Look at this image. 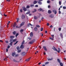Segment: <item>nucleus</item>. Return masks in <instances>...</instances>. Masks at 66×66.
Segmentation results:
<instances>
[{
  "label": "nucleus",
  "instance_id": "37",
  "mask_svg": "<svg viewBox=\"0 0 66 66\" xmlns=\"http://www.w3.org/2000/svg\"><path fill=\"white\" fill-rule=\"evenodd\" d=\"M18 35H19V34H18V33H17L15 35V36H16V37H17V36H18Z\"/></svg>",
  "mask_w": 66,
  "mask_h": 66
},
{
  "label": "nucleus",
  "instance_id": "40",
  "mask_svg": "<svg viewBox=\"0 0 66 66\" xmlns=\"http://www.w3.org/2000/svg\"><path fill=\"white\" fill-rule=\"evenodd\" d=\"M61 28H59V31H61Z\"/></svg>",
  "mask_w": 66,
  "mask_h": 66
},
{
  "label": "nucleus",
  "instance_id": "50",
  "mask_svg": "<svg viewBox=\"0 0 66 66\" xmlns=\"http://www.w3.org/2000/svg\"><path fill=\"white\" fill-rule=\"evenodd\" d=\"M35 6L36 7H38V5H36Z\"/></svg>",
  "mask_w": 66,
  "mask_h": 66
},
{
  "label": "nucleus",
  "instance_id": "54",
  "mask_svg": "<svg viewBox=\"0 0 66 66\" xmlns=\"http://www.w3.org/2000/svg\"><path fill=\"white\" fill-rule=\"evenodd\" d=\"M51 36L53 38H54V35H51Z\"/></svg>",
  "mask_w": 66,
  "mask_h": 66
},
{
  "label": "nucleus",
  "instance_id": "64",
  "mask_svg": "<svg viewBox=\"0 0 66 66\" xmlns=\"http://www.w3.org/2000/svg\"><path fill=\"white\" fill-rule=\"evenodd\" d=\"M61 11H59V14H61Z\"/></svg>",
  "mask_w": 66,
  "mask_h": 66
},
{
  "label": "nucleus",
  "instance_id": "61",
  "mask_svg": "<svg viewBox=\"0 0 66 66\" xmlns=\"http://www.w3.org/2000/svg\"><path fill=\"white\" fill-rule=\"evenodd\" d=\"M8 42H8V41H6V43H8Z\"/></svg>",
  "mask_w": 66,
  "mask_h": 66
},
{
  "label": "nucleus",
  "instance_id": "43",
  "mask_svg": "<svg viewBox=\"0 0 66 66\" xmlns=\"http://www.w3.org/2000/svg\"><path fill=\"white\" fill-rule=\"evenodd\" d=\"M13 61H14V62H17V61H16V60L15 59H14L13 60Z\"/></svg>",
  "mask_w": 66,
  "mask_h": 66
},
{
  "label": "nucleus",
  "instance_id": "18",
  "mask_svg": "<svg viewBox=\"0 0 66 66\" xmlns=\"http://www.w3.org/2000/svg\"><path fill=\"white\" fill-rule=\"evenodd\" d=\"M18 51H17L18 53H20V52H21V50H18Z\"/></svg>",
  "mask_w": 66,
  "mask_h": 66
},
{
  "label": "nucleus",
  "instance_id": "53",
  "mask_svg": "<svg viewBox=\"0 0 66 66\" xmlns=\"http://www.w3.org/2000/svg\"><path fill=\"white\" fill-rule=\"evenodd\" d=\"M20 11L21 12H22V9H21L20 10Z\"/></svg>",
  "mask_w": 66,
  "mask_h": 66
},
{
  "label": "nucleus",
  "instance_id": "48",
  "mask_svg": "<svg viewBox=\"0 0 66 66\" xmlns=\"http://www.w3.org/2000/svg\"><path fill=\"white\" fill-rule=\"evenodd\" d=\"M10 48V46L9 45L8 46H7V48L8 49H9V48Z\"/></svg>",
  "mask_w": 66,
  "mask_h": 66
},
{
  "label": "nucleus",
  "instance_id": "57",
  "mask_svg": "<svg viewBox=\"0 0 66 66\" xmlns=\"http://www.w3.org/2000/svg\"><path fill=\"white\" fill-rule=\"evenodd\" d=\"M6 52H7V51H8V49L6 48Z\"/></svg>",
  "mask_w": 66,
  "mask_h": 66
},
{
  "label": "nucleus",
  "instance_id": "29",
  "mask_svg": "<svg viewBox=\"0 0 66 66\" xmlns=\"http://www.w3.org/2000/svg\"><path fill=\"white\" fill-rule=\"evenodd\" d=\"M33 43L32 42V41L29 42V44H33Z\"/></svg>",
  "mask_w": 66,
  "mask_h": 66
},
{
  "label": "nucleus",
  "instance_id": "28",
  "mask_svg": "<svg viewBox=\"0 0 66 66\" xmlns=\"http://www.w3.org/2000/svg\"><path fill=\"white\" fill-rule=\"evenodd\" d=\"M23 29H22L20 31V32L21 33H22V32H23Z\"/></svg>",
  "mask_w": 66,
  "mask_h": 66
},
{
  "label": "nucleus",
  "instance_id": "22",
  "mask_svg": "<svg viewBox=\"0 0 66 66\" xmlns=\"http://www.w3.org/2000/svg\"><path fill=\"white\" fill-rule=\"evenodd\" d=\"M13 34L14 35H15L16 34V32L15 31H14L13 32Z\"/></svg>",
  "mask_w": 66,
  "mask_h": 66
},
{
  "label": "nucleus",
  "instance_id": "47",
  "mask_svg": "<svg viewBox=\"0 0 66 66\" xmlns=\"http://www.w3.org/2000/svg\"><path fill=\"white\" fill-rule=\"evenodd\" d=\"M36 27L38 28H39L40 27V26L39 25H36Z\"/></svg>",
  "mask_w": 66,
  "mask_h": 66
},
{
  "label": "nucleus",
  "instance_id": "27",
  "mask_svg": "<svg viewBox=\"0 0 66 66\" xmlns=\"http://www.w3.org/2000/svg\"><path fill=\"white\" fill-rule=\"evenodd\" d=\"M30 11H28L27 12V13H26V14H30Z\"/></svg>",
  "mask_w": 66,
  "mask_h": 66
},
{
  "label": "nucleus",
  "instance_id": "14",
  "mask_svg": "<svg viewBox=\"0 0 66 66\" xmlns=\"http://www.w3.org/2000/svg\"><path fill=\"white\" fill-rule=\"evenodd\" d=\"M30 36L31 37H32L33 36V32H31L30 34Z\"/></svg>",
  "mask_w": 66,
  "mask_h": 66
},
{
  "label": "nucleus",
  "instance_id": "32",
  "mask_svg": "<svg viewBox=\"0 0 66 66\" xmlns=\"http://www.w3.org/2000/svg\"><path fill=\"white\" fill-rule=\"evenodd\" d=\"M34 5L33 4H31L30 5V6L31 7H33V6H34Z\"/></svg>",
  "mask_w": 66,
  "mask_h": 66
},
{
  "label": "nucleus",
  "instance_id": "45",
  "mask_svg": "<svg viewBox=\"0 0 66 66\" xmlns=\"http://www.w3.org/2000/svg\"><path fill=\"white\" fill-rule=\"evenodd\" d=\"M63 9H64V10H65V9H66V7L65 6H63Z\"/></svg>",
  "mask_w": 66,
  "mask_h": 66
},
{
  "label": "nucleus",
  "instance_id": "36",
  "mask_svg": "<svg viewBox=\"0 0 66 66\" xmlns=\"http://www.w3.org/2000/svg\"><path fill=\"white\" fill-rule=\"evenodd\" d=\"M13 39H11L10 40V42H13Z\"/></svg>",
  "mask_w": 66,
  "mask_h": 66
},
{
  "label": "nucleus",
  "instance_id": "49",
  "mask_svg": "<svg viewBox=\"0 0 66 66\" xmlns=\"http://www.w3.org/2000/svg\"><path fill=\"white\" fill-rule=\"evenodd\" d=\"M50 39H51L52 40H53V38H52L50 37Z\"/></svg>",
  "mask_w": 66,
  "mask_h": 66
},
{
  "label": "nucleus",
  "instance_id": "1",
  "mask_svg": "<svg viewBox=\"0 0 66 66\" xmlns=\"http://www.w3.org/2000/svg\"><path fill=\"white\" fill-rule=\"evenodd\" d=\"M53 48H54V49L55 50V51L57 52L58 53H60L61 51V50H60V48H58V51L57 50L56 48H55L54 46H53Z\"/></svg>",
  "mask_w": 66,
  "mask_h": 66
},
{
  "label": "nucleus",
  "instance_id": "15",
  "mask_svg": "<svg viewBox=\"0 0 66 66\" xmlns=\"http://www.w3.org/2000/svg\"><path fill=\"white\" fill-rule=\"evenodd\" d=\"M34 18L36 20L38 19V17L37 16H35L34 17Z\"/></svg>",
  "mask_w": 66,
  "mask_h": 66
},
{
  "label": "nucleus",
  "instance_id": "31",
  "mask_svg": "<svg viewBox=\"0 0 66 66\" xmlns=\"http://www.w3.org/2000/svg\"><path fill=\"white\" fill-rule=\"evenodd\" d=\"M16 40H17V39H14V40H13V42H16Z\"/></svg>",
  "mask_w": 66,
  "mask_h": 66
},
{
  "label": "nucleus",
  "instance_id": "8",
  "mask_svg": "<svg viewBox=\"0 0 66 66\" xmlns=\"http://www.w3.org/2000/svg\"><path fill=\"white\" fill-rule=\"evenodd\" d=\"M31 59V57H30L28 59H26L25 60V61H27V62H28L30 60V59Z\"/></svg>",
  "mask_w": 66,
  "mask_h": 66
},
{
  "label": "nucleus",
  "instance_id": "13",
  "mask_svg": "<svg viewBox=\"0 0 66 66\" xmlns=\"http://www.w3.org/2000/svg\"><path fill=\"white\" fill-rule=\"evenodd\" d=\"M37 3V2L36 1H34L33 4H36Z\"/></svg>",
  "mask_w": 66,
  "mask_h": 66
},
{
  "label": "nucleus",
  "instance_id": "59",
  "mask_svg": "<svg viewBox=\"0 0 66 66\" xmlns=\"http://www.w3.org/2000/svg\"><path fill=\"white\" fill-rule=\"evenodd\" d=\"M29 25H30V26H33L30 23H29Z\"/></svg>",
  "mask_w": 66,
  "mask_h": 66
},
{
  "label": "nucleus",
  "instance_id": "58",
  "mask_svg": "<svg viewBox=\"0 0 66 66\" xmlns=\"http://www.w3.org/2000/svg\"><path fill=\"white\" fill-rule=\"evenodd\" d=\"M50 27L51 28H53V26H52V25H51L50 26Z\"/></svg>",
  "mask_w": 66,
  "mask_h": 66
},
{
  "label": "nucleus",
  "instance_id": "3",
  "mask_svg": "<svg viewBox=\"0 0 66 66\" xmlns=\"http://www.w3.org/2000/svg\"><path fill=\"white\" fill-rule=\"evenodd\" d=\"M22 8H23V10L25 12L27 11V9L26 8H25L24 7H23Z\"/></svg>",
  "mask_w": 66,
  "mask_h": 66
},
{
  "label": "nucleus",
  "instance_id": "35",
  "mask_svg": "<svg viewBox=\"0 0 66 66\" xmlns=\"http://www.w3.org/2000/svg\"><path fill=\"white\" fill-rule=\"evenodd\" d=\"M49 64V62H47L45 63V65H47V64Z\"/></svg>",
  "mask_w": 66,
  "mask_h": 66
},
{
  "label": "nucleus",
  "instance_id": "20",
  "mask_svg": "<svg viewBox=\"0 0 66 66\" xmlns=\"http://www.w3.org/2000/svg\"><path fill=\"white\" fill-rule=\"evenodd\" d=\"M60 36H61V38H63V34H62V33H60Z\"/></svg>",
  "mask_w": 66,
  "mask_h": 66
},
{
  "label": "nucleus",
  "instance_id": "5",
  "mask_svg": "<svg viewBox=\"0 0 66 66\" xmlns=\"http://www.w3.org/2000/svg\"><path fill=\"white\" fill-rule=\"evenodd\" d=\"M21 54L23 56H24L26 55V53L24 52H23L22 53H21Z\"/></svg>",
  "mask_w": 66,
  "mask_h": 66
},
{
  "label": "nucleus",
  "instance_id": "4",
  "mask_svg": "<svg viewBox=\"0 0 66 66\" xmlns=\"http://www.w3.org/2000/svg\"><path fill=\"white\" fill-rule=\"evenodd\" d=\"M24 48V46L23 45L21 44L20 46V49H23Z\"/></svg>",
  "mask_w": 66,
  "mask_h": 66
},
{
  "label": "nucleus",
  "instance_id": "34",
  "mask_svg": "<svg viewBox=\"0 0 66 66\" xmlns=\"http://www.w3.org/2000/svg\"><path fill=\"white\" fill-rule=\"evenodd\" d=\"M16 23H15L14 25H13V27H15L16 26Z\"/></svg>",
  "mask_w": 66,
  "mask_h": 66
},
{
  "label": "nucleus",
  "instance_id": "62",
  "mask_svg": "<svg viewBox=\"0 0 66 66\" xmlns=\"http://www.w3.org/2000/svg\"><path fill=\"white\" fill-rule=\"evenodd\" d=\"M34 11L35 12H36V10L35 9L34 10Z\"/></svg>",
  "mask_w": 66,
  "mask_h": 66
},
{
  "label": "nucleus",
  "instance_id": "52",
  "mask_svg": "<svg viewBox=\"0 0 66 66\" xmlns=\"http://www.w3.org/2000/svg\"><path fill=\"white\" fill-rule=\"evenodd\" d=\"M4 16H5V17H6L7 16V15L5 14H4Z\"/></svg>",
  "mask_w": 66,
  "mask_h": 66
},
{
  "label": "nucleus",
  "instance_id": "21",
  "mask_svg": "<svg viewBox=\"0 0 66 66\" xmlns=\"http://www.w3.org/2000/svg\"><path fill=\"white\" fill-rule=\"evenodd\" d=\"M52 13V12L50 10H49L48 11V13L50 14V13Z\"/></svg>",
  "mask_w": 66,
  "mask_h": 66
},
{
  "label": "nucleus",
  "instance_id": "41",
  "mask_svg": "<svg viewBox=\"0 0 66 66\" xmlns=\"http://www.w3.org/2000/svg\"><path fill=\"white\" fill-rule=\"evenodd\" d=\"M35 39H34L32 41V42L33 43H34L35 42Z\"/></svg>",
  "mask_w": 66,
  "mask_h": 66
},
{
  "label": "nucleus",
  "instance_id": "6",
  "mask_svg": "<svg viewBox=\"0 0 66 66\" xmlns=\"http://www.w3.org/2000/svg\"><path fill=\"white\" fill-rule=\"evenodd\" d=\"M53 12L55 14H56L57 13V11L56 10L54 9L53 11Z\"/></svg>",
  "mask_w": 66,
  "mask_h": 66
},
{
  "label": "nucleus",
  "instance_id": "11",
  "mask_svg": "<svg viewBox=\"0 0 66 66\" xmlns=\"http://www.w3.org/2000/svg\"><path fill=\"white\" fill-rule=\"evenodd\" d=\"M21 18L22 19H24L25 18V16L23 14H22V15Z\"/></svg>",
  "mask_w": 66,
  "mask_h": 66
},
{
  "label": "nucleus",
  "instance_id": "16",
  "mask_svg": "<svg viewBox=\"0 0 66 66\" xmlns=\"http://www.w3.org/2000/svg\"><path fill=\"white\" fill-rule=\"evenodd\" d=\"M34 30L35 31H37V27H35L34 28Z\"/></svg>",
  "mask_w": 66,
  "mask_h": 66
},
{
  "label": "nucleus",
  "instance_id": "30",
  "mask_svg": "<svg viewBox=\"0 0 66 66\" xmlns=\"http://www.w3.org/2000/svg\"><path fill=\"white\" fill-rule=\"evenodd\" d=\"M59 5H61V4H62V3L61 2V1H59Z\"/></svg>",
  "mask_w": 66,
  "mask_h": 66
},
{
  "label": "nucleus",
  "instance_id": "33",
  "mask_svg": "<svg viewBox=\"0 0 66 66\" xmlns=\"http://www.w3.org/2000/svg\"><path fill=\"white\" fill-rule=\"evenodd\" d=\"M38 11L39 12H40V11H42V9H40L38 10Z\"/></svg>",
  "mask_w": 66,
  "mask_h": 66
},
{
  "label": "nucleus",
  "instance_id": "9",
  "mask_svg": "<svg viewBox=\"0 0 66 66\" xmlns=\"http://www.w3.org/2000/svg\"><path fill=\"white\" fill-rule=\"evenodd\" d=\"M21 27V26L20 25V26H16V28H19V29H20V28Z\"/></svg>",
  "mask_w": 66,
  "mask_h": 66
},
{
  "label": "nucleus",
  "instance_id": "42",
  "mask_svg": "<svg viewBox=\"0 0 66 66\" xmlns=\"http://www.w3.org/2000/svg\"><path fill=\"white\" fill-rule=\"evenodd\" d=\"M18 56H19V55L18 54H17L15 56V57H16H16H18Z\"/></svg>",
  "mask_w": 66,
  "mask_h": 66
},
{
  "label": "nucleus",
  "instance_id": "55",
  "mask_svg": "<svg viewBox=\"0 0 66 66\" xmlns=\"http://www.w3.org/2000/svg\"><path fill=\"white\" fill-rule=\"evenodd\" d=\"M44 18L43 17H42V21H43V19H44Z\"/></svg>",
  "mask_w": 66,
  "mask_h": 66
},
{
  "label": "nucleus",
  "instance_id": "12",
  "mask_svg": "<svg viewBox=\"0 0 66 66\" xmlns=\"http://www.w3.org/2000/svg\"><path fill=\"white\" fill-rule=\"evenodd\" d=\"M16 53L15 52L14 53H12V55L13 56H14V55H15Z\"/></svg>",
  "mask_w": 66,
  "mask_h": 66
},
{
  "label": "nucleus",
  "instance_id": "19",
  "mask_svg": "<svg viewBox=\"0 0 66 66\" xmlns=\"http://www.w3.org/2000/svg\"><path fill=\"white\" fill-rule=\"evenodd\" d=\"M16 48L17 50H19L20 47L19 46H17L16 47Z\"/></svg>",
  "mask_w": 66,
  "mask_h": 66
},
{
  "label": "nucleus",
  "instance_id": "38",
  "mask_svg": "<svg viewBox=\"0 0 66 66\" xmlns=\"http://www.w3.org/2000/svg\"><path fill=\"white\" fill-rule=\"evenodd\" d=\"M18 42V41H16V43H15L14 44V45H16V44H17V43Z\"/></svg>",
  "mask_w": 66,
  "mask_h": 66
},
{
  "label": "nucleus",
  "instance_id": "7",
  "mask_svg": "<svg viewBox=\"0 0 66 66\" xmlns=\"http://www.w3.org/2000/svg\"><path fill=\"white\" fill-rule=\"evenodd\" d=\"M25 23V22H22V23H21L20 24L21 26L22 27V26H23V25H24V24Z\"/></svg>",
  "mask_w": 66,
  "mask_h": 66
},
{
  "label": "nucleus",
  "instance_id": "46",
  "mask_svg": "<svg viewBox=\"0 0 66 66\" xmlns=\"http://www.w3.org/2000/svg\"><path fill=\"white\" fill-rule=\"evenodd\" d=\"M50 1H47V3H50Z\"/></svg>",
  "mask_w": 66,
  "mask_h": 66
},
{
  "label": "nucleus",
  "instance_id": "24",
  "mask_svg": "<svg viewBox=\"0 0 66 66\" xmlns=\"http://www.w3.org/2000/svg\"><path fill=\"white\" fill-rule=\"evenodd\" d=\"M17 21H16V22H19V18H18L16 19Z\"/></svg>",
  "mask_w": 66,
  "mask_h": 66
},
{
  "label": "nucleus",
  "instance_id": "60",
  "mask_svg": "<svg viewBox=\"0 0 66 66\" xmlns=\"http://www.w3.org/2000/svg\"><path fill=\"white\" fill-rule=\"evenodd\" d=\"M0 42H1L2 43H3V41L2 40H0Z\"/></svg>",
  "mask_w": 66,
  "mask_h": 66
},
{
  "label": "nucleus",
  "instance_id": "23",
  "mask_svg": "<svg viewBox=\"0 0 66 66\" xmlns=\"http://www.w3.org/2000/svg\"><path fill=\"white\" fill-rule=\"evenodd\" d=\"M53 60V58L52 57L51 58V59H48V61H51V60Z\"/></svg>",
  "mask_w": 66,
  "mask_h": 66
},
{
  "label": "nucleus",
  "instance_id": "10",
  "mask_svg": "<svg viewBox=\"0 0 66 66\" xmlns=\"http://www.w3.org/2000/svg\"><path fill=\"white\" fill-rule=\"evenodd\" d=\"M43 47L44 50L45 51H47V49L46 48V46H44Z\"/></svg>",
  "mask_w": 66,
  "mask_h": 66
},
{
  "label": "nucleus",
  "instance_id": "39",
  "mask_svg": "<svg viewBox=\"0 0 66 66\" xmlns=\"http://www.w3.org/2000/svg\"><path fill=\"white\" fill-rule=\"evenodd\" d=\"M26 8H27V9H29V8H30V6H29V5L27 6L26 7Z\"/></svg>",
  "mask_w": 66,
  "mask_h": 66
},
{
  "label": "nucleus",
  "instance_id": "17",
  "mask_svg": "<svg viewBox=\"0 0 66 66\" xmlns=\"http://www.w3.org/2000/svg\"><path fill=\"white\" fill-rule=\"evenodd\" d=\"M50 17L51 18H53L54 17V15L53 14H51V15H50Z\"/></svg>",
  "mask_w": 66,
  "mask_h": 66
},
{
  "label": "nucleus",
  "instance_id": "44",
  "mask_svg": "<svg viewBox=\"0 0 66 66\" xmlns=\"http://www.w3.org/2000/svg\"><path fill=\"white\" fill-rule=\"evenodd\" d=\"M10 45H11V46H12V45H13V42H11L10 43Z\"/></svg>",
  "mask_w": 66,
  "mask_h": 66
},
{
  "label": "nucleus",
  "instance_id": "51",
  "mask_svg": "<svg viewBox=\"0 0 66 66\" xmlns=\"http://www.w3.org/2000/svg\"><path fill=\"white\" fill-rule=\"evenodd\" d=\"M47 25L48 26H49V23H47Z\"/></svg>",
  "mask_w": 66,
  "mask_h": 66
},
{
  "label": "nucleus",
  "instance_id": "25",
  "mask_svg": "<svg viewBox=\"0 0 66 66\" xmlns=\"http://www.w3.org/2000/svg\"><path fill=\"white\" fill-rule=\"evenodd\" d=\"M24 43H25V41H24V40L22 42L21 45H23V44H24Z\"/></svg>",
  "mask_w": 66,
  "mask_h": 66
},
{
  "label": "nucleus",
  "instance_id": "26",
  "mask_svg": "<svg viewBox=\"0 0 66 66\" xmlns=\"http://www.w3.org/2000/svg\"><path fill=\"white\" fill-rule=\"evenodd\" d=\"M10 38H14V36H10Z\"/></svg>",
  "mask_w": 66,
  "mask_h": 66
},
{
  "label": "nucleus",
  "instance_id": "63",
  "mask_svg": "<svg viewBox=\"0 0 66 66\" xmlns=\"http://www.w3.org/2000/svg\"><path fill=\"white\" fill-rule=\"evenodd\" d=\"M31 38H30V37H29L28 38V39H30V40L31 39Z\"/></svg>",
  "mask_w": 66,
  "mask_h": 66
},
{
  "label": "nucleus",
  "instance_id": "56",
  "mask_svg": "<svg viewBox=\"0 0 66 66\" xmlns=\"http://www.w3.org/2000/svg\"><path fill=\"white\" fill-rule=\"evenodd\" d=\"M41 62H39L38 63V65H40V64H41Z\"/></svg>",
  "mask_w": 66,
  "mask_h": 66
},
{
  "label": "nucleus",
  "instance_id": "2",
  "mask_svg": "<svg viewBox=\"0 0 66 66\" xmlns=\"http://www.w3.org/2000/svg\"><path fill=\"white\" fill-rule=\"evenodd\" d=\"M57 61H58V62L59 63H60V65L61 66H63V63L61 62V61L59 59H57Z\"/></svg>",
  "mask_w": 66,
  "mask_h": 66
}]
</instances>
